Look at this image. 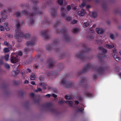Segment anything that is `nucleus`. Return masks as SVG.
Listing matches in <instances>:
<instances>
[{
	"mask_svg": "<svg viewBox=\"0 0 121 121\" xmlns=\"http://www.w3.org/2000/svg\"><path fill=\"white\" fill-rule=\"evenodd\" d=\"M9 55L8 54H6L4 56V58L6 61H7L9 60Z\"/></svg>",
	"mask_w": 121,
	"mask_h": 121,
	"instance_id": "nucleus-39",
	"label": "nucleus"
},
{
	"mask_svg": "<svg viewBox=\"0 0 121 121\" xmlns=\"http://www.w3.org/2000/svg\"><path fill=\"white\" fill-rule=\"evenodd\" d=\"M105 56L104 55H103L102 54L100 55H97V57L98 58L100 59H102L103 57Z\"/></svg>",
	"mask_w": 121,
	"mask_h": 121,
	"instance_id": "nucleus-31",
	"label": "nucleus"
},
{
	"mask_svg": "<svg viewBox=\"0 0 121 121\" xmlns=\"http://www.w3.org/2000/svg\"><path fill=\"white\" fill-rule=\"evenodd\" d=\"M31 49H29L28 48H26L24 49V53L25 54H27L30 51Z\"/></svg>",
	"mask_w": 121,
	"mask_h": 121,
	"instance_id": "nucleus-27",
	"label": "nucleus"
},
{
	"mask_svg": "<svg viewBox=\"0 0 121 121\" xmlns=\"http://www.w3.org/2000/svg\"><path fill=\"white\" fill-rule=\"evenodd\" d=\"M85 94L86 96L90 97H92L93 95V94L92 93H90L89 92H86L85 91Z\"/></svg>",
	"mask_w": 121,
	"mask_h": 121,
	"instance_id": "nucleus-20",
	"label": "nucleus"
},
{
	"mask_svg": "<svg viewBox=\"0 0 121 121\" xmlns=\"http://www.w3.org/2000/svg\"><path fill=\"white\" fill-rule=\"evenodd\" d=\"M39 85L42 86H46V84L44 83H39Z\"/></svg>",
	"mask_w": 121,
	"mask_h": 121,
	"instance_id": "nucleus-52",
	"label": "nucleus"
},
{
	"mask_svg": "<svg viewBox=\"0 0 121 121\" xmlns=\"http://www.w3.org/2000/svg\"><path fill=\"white\" fill-rule=\"evenodd\" d=\"M113 57L115 59H116V57H117V55L116 53H113Z\"/></svg>",
	"mask_w": 121,
	"mask_h": 121,
	"instance_id": "nucleus-58",
	"label": "nucleus"
},
{
	"mask_svg": "<svg viewBox=\"0 0 121 121\" xmlns=\"http://www.w3.org/2000/svg\"><path fill=\"white\" fill-rule=\"evenodd\" d=\"M77 20H73L71 22L72 24H76L77 22Z\"/></svg>",
	"mask_w": 121,
	"mask_h": 121,
	"instance_id": "nucleus-48",
	"label": "nucleus"
},
{
	"mask_svg": "<svg viewBox=\"0 0 121 121\" xmlns=\"http://www.w3.org/2000/svg\"><path fill=\"white\" fill-rule=\"evenodd\" d=\"M97 78V75L96 74H94L93 75V78L95 79Z\"/></svg>",
	"mask_w": 121,
	"mask_h": 121,
	"instance_id": "nucleus-51",
	"label": "nucleus"
},
{
	"mask_svg": "<svg viewBox=\"0 0 121 121\" xmlns=\"http://www.w3.org/2000/svg\"><path fill=\"white\" fill-rule=\"evenodd\" d=\"M14 83L16 85H18L19 84V82L18 81H14Z\"/></svg>",
	"mask_w": 121,
	"mask_h": 121,
	"instance_id": "nucleus-54",
	"label": "nucleus"
},
{
	"mask_svg": "<svg viewBox=\"0 0 121 121\" xmlns=\"http://www.w3.org/2000/svg\"><path fill=\"white\" fill-rule=\"evenodd\" d=\"M81 80L80 81V84L83 85L82 86L83 87L85 88H86L88 86L86 83V80L84 77H82L81 78Z\"/></svg>",
	"mask_w": 121,
	"mask_h": 121,
	"instance_id": "nucleus-8",
	"label": "nucleus"
},
{
	"mask_svg": "<svg viewBox=\"0 0 121 121\" xmlns=\"http://www.w3.org/2000/svg\"><path fill=\"white\" fill-rule=\"evenodd\" d=\"M4 66L5 68L7 69H9L10 66L7 63H5L4 64Z\"/></svg>",
	"mask_w": 121,
	"mask_h": 121,
	"instance_id": "nucleus-37",
	"label": "nucleus"
},
{
	"mask_svg": "<svg viewBox=\"0 0 121 121\" xmlns=\"http://www.w3.org/2000/svg\"><path fill=\"white\" fill-rule=\"evenodd\" d=\"M85 13V11L84 9L81 10L80 11H79L78 13V15L80 16H84Z\"/></svg>",
	"mask_w": 121,
	"mask_h": 121,
	"instance_id": "nucleus-17",
	"label": "nucleus"
},
{
	"mask_svg": "<svg viewBox=\"0 0 121 121\" xmlns=\"http://www.w3.org/2000/svg\"><path fill=\"white\" fill-rule=\"evenodd\" d=\"M96 30L97 33L99 34H102L104 32V30L101 28H97Z\"/></svg>",
	"mask_w": 121,
	"mask_h": 121,
	"instance_id": "nucleus-19",
	"label": "nucleus"
},
{
	"mask_svg": "<svg viewBox=\"0 0 121 121\" xmlns=\"http://www.w3.org/2000/svg\"><path fill=\"white\" fill-rule=\"evenodd\" d=\"M66 103L67 104H69L71 106H72V104H73V102L72 101H64L62 100H60L58 102V103L60 104H63L64 103Z\"/></svg>",
	"mask_w": 121,
	"mask_h": 121,
	"instance_id": "nucleus-13",
	"label": "nucleus"
},
{
	"mask_svg": "<svg viewBox=\"0 0 121 121\" xmlns=\"http://www.w3.org/2000/svg\"><path fill=\"white\" fill-rule=\"evenodd\" d=\"M110 38L112 39H114V36L113 34H111L110 35Z\"/></svg>",
	"mask_w": 121,
	"mask_h": 121,
	"instance_id": "nucleus-56",
	"label": "nucleus"
},
{
	"mask_svg": "<svg viewBox=\"0 0 121 121\" xmlns=\"http://www.w3.org/2000/svg\"><path fill=\"white\" fill-rule=\"evenodd\" d=\"M57 2L58 4L60 5H62L63 4V0H58Z\"/></svg>",
	"mask_w": 121,
	"mask_h": 121,
	"instance_id": "nucleus-29",
	"label": "nucleus"
},
{
	"mask_svg": "<svg viewBox=\"0 0 121 121\" xmlns=\"http://www.w3.org/2000/svg\"><path fill=\"white\" fill-rule=\"evenodd\" d=\"M84 110V108L83 107H81L80 108H78L77 110L78 112H83Z\"/></svg>",
	"mask_w": 121,
	"mask_h": 121,
	"instance_id": "nucleus-35",
	"label": "nucleus"
},
{
	"mask_svg": "<svg viewBox=\"0 0 121 121\" xmlns=\"http://www.w3.org/2000/svg\"><path fill=\"white\" fill-rule=\"evenodd\" d=\"M4 43L5 45L7 46L8 47H10V46L9 43L8 42H7L6 41H4ZM11 46V45H10V46Z\"/></svg>",
	"mask_w": 121,
	"mask_h": 121,
	"instance_id": "nucleus-28",
	"label": "nucleus"
},
{
	"mask_svg": "<svg viewBox=\"0 0 121 121\" xmlns=\"http://www.w3.org/2000/svg\"><path fill=\"white\" fill-rule=\"evenodd\" d=\"M29 82V81L28 80H26L24 82V83L25 84H28Z\"/></svg>",
	"mask_w": 121,
	"mask_h": 121,
	"instance_id": "nucleus-55",
	"label": "nucleus"
},
{
	"mask_svg": "<svg viewBox=\"0 0 121 121\" xmlns=\"http://www.w3.org/2000/svg\"><path fill=\"white\" fill-rule=\"evenodd\" d=\"M52 96L54 98H56L57 97V95L54 94H52Z\"/></svg>",
	"mask_w": 121,
	"mask_h": 121,
	"instance_id": "nucleus-62",
	"label": "nucleus"
},
{
	"mask_svg": "<svg viewBox=\"0 0 121 121\" xmlns=\"http://www.w3.org/2000/svg\"><path fill=\"white\" fill-rule=\"evenodd\" d=\"M4 26L6 30L7 31H8L9 30V29L8 27V22H7L6 23H4Z\"/></svg>",
	"mask_w": 121,
	"mask_h": 121,
	"instance_id": "nucleus-23",
	"label": "nucleus"
},
{
	"mask_svg": "<svg viewBox=\"0 0 121 121\" xmlns=\"http://www.w3.org/2000/svg\"><path fill=\"white\" fill-rule=\"evenodd\" d=\"M7 11L4 10L2 12H1V14L2 16L1 19L2 21L5 20L7 18V17L5 15Z\"/></svg>",
	"mask_w": 121,
	"mask_h": 121,
	"instance_id": "nucleus-12",
	"label": "nucleus"
},
{
	"mask_svg": "<svg viewBox=\"0 0 121 121\" xmlns=\"http://www.w3.org/2000/svg\"><path fill=\"white\" fill-rule=\"evenodd\" d=\"M71 9V7L70 5H67V9L68 11H69Z\"/></svg>",
	"mask_w": 121,
	"mask_h": 121,
	"instance_id": "nucleus-43",
	"label": "nucleus"
},
{
	"mask_svg": "<svg viewBox=\"0 0 121 121\" xmlns=\"http://www.w3.org/2000/svg\"><path fill=\"white\" fill-rule=\"evenodd\" d=\"M90 69H94L95 71L100 74H103L105 72V68L102 67L101 66L99 67L98 68L96 67L94 68L93 66L91 64L89 63L85 66L82 70V71L78 73V75L79 76L83 73L87 72L88 70Z\"/></svg>",
	"mask_w": 121,
	"mask_h": 121,
	"instance_id": "nucleus-2",
	"label": "nucleus"
},
{
	"mask_svg": "<svg viewBox=\"0 0 121 121\" xmlns=\"http://www.w3.org/2000/svg\"><path fill=\"white\" fill-rule=\"evenodd\" d=\"M65 8L64 7H63L61 8V17H65L66 15L65 14L66 12H67Z\"/></svg>",
	"mask_w": 121,
	"mask_h": 121,
	"instance_id": "nucleus-14",
	"label": "nucleus"
},
{
	"mask_svg": "<svg viewBox=\"0 0 121 121\" xmlns=\"http://www.w3.org/2000/svg\"><path fill=\"white\" fill-rule=\"evenodd\" d=\"M62 84L64 85L67 88L71 87L74 85V84L70 81H67L66 80L62 79L61 81Z\"/></svg>",
	"mask_w": 121,
	"mask_h": 121,
	"instance_id": "nucleus-6",
	"label": "nucleus"
},
{
	"mask_svg": "<svg viewBox=\"0 0 121 121\" xmlns=\"http://www.w3.org/2000/svg\"><path fill=\"white\" fill-rule=\"evenodd\" d=\"M59 33L63 34L64 39L66 41L69 42L70 41L71 38L68 34L67 29L65 26L63 27L60 30Z\"/></svg>",
	"mask_w": 121,
	"mask_h": 121,
	"instance_id": "nucleus-5",
	"label": "nucleus"
},
{
	"mask_svg": "<svg viewBox=\"0 0 121 121\" xmlns=\"http://www.w3.org/2000/svg\"><path fill=\"white\" fill-rule=\"evenodd\" d=\"M71 17H67L66 19V21H70L71 19Z\"/></svg>",
	"mask_w": 121,
	"mask_h": 121,
	"instance_id": "nucleus-57",
	"label": "nucleus"
},
{
	"mask_svg": "<svg viewBox=\"0 0 121 121\" xmlns=\"http://www.w3.org/2000/svg\"><path fill=\"white\" fill-rule=\"evenodd\" d=\"M35 74L34 73H32L30 77V79L31 80H35Z\"/></svg>",
	"mask_w": 121,
	"mask_h": 121,
	"instance_id": "nucleus-26",
	"label": "nucleus"
},
{
	"mask_svg": "<svg viewBox=\"0 0 121 121\" xmlns=\"http://www.w3.org/2000/svg\"><path fill=\"white\" fill-rule=\"evenodd\" d=\"M39 67V65L38 64H35L33 65V67L34 68L37 69Z\"/></svg>",
	"mask_w": 121,
	"mask_h": 121,
	"instance_id": "nucleus-41",
	"label": "nucleus"
},
{
	"mask_svg": "<svg viewBox=\"0 0 121 121\" xmlns=\"http://www.w3.org/2000/svg\"><path fill=\"white\" fill-rule=\"evenodd\" d=\"M20 23L18 21L17 23L16 24V29L15 30V32L16 34L15 35V37L17 39L18 42H20L22 41L21 37H24L26 39L30 40V41L26 42V46H33L35 44V42L36 41V39L34 37L32 38H30V34H29L26 33L24 35L22 32L20 30Z\"/></svg>",
	"mask_w": 121,
	"mask_h": 121,
	"instance_id": "nucleus-1",
	"label": "nucleus"
},
{
	"mask_svg": "<svg viewBox=\"0 0 121 121\" xmlns=\"http://www.w3.org/2000/svg\"><path fill=\"white\" fill-rule=\"evenodd\" d=\"M46 21H42L41 22V24H49V23H51V21H50L49 22L48 21V18H46Z\"/></svg>",
	"mask_w": 121,
	"mask_h": 121,
	"instance_id": "nucleus-22",
	"label": "nucleus"
},
{
	"mask_svg": "<svg viewBox=\"0 0 121 121\" xmlns=\"http://www.w3.org/2000/svg\"><path fill=\"white\" fill-rule=\"evenodd\" d=\"M79 31V29L78 28H73L72 29V31L74 33H78Z\"/></svg>",
	"mask_w": 121,
	"mask_h": 121,
	"instance_id": "nucleus-21",
	"label": "nucleus"
},
{
	"mask_svg": "<svg viewBox=\"0 0 121 121\" xmlns=\"http://www.w3.org/2000/svg\"><path fill=\"white\" fill-rule=\"evenodd\" d=\"M115 60L119 62L121 61V59L119 57H116V58Z\"/></svg>",
	"mask_w": 121,
	"mask_h": 121,
	"instance_id": "nucleus-46",
	"label": "nucleus"
},
{
	"mask_svg": "<svg viewBox=\"0 0 121 121\" xmlns=\"http://www.w3.org/2000/svg\"><path fill=\"white\" fill-rule=\"evenodd\" d=\"M60 24V22L59 21H58L56 23V24L54 26V27H56L57 26Z\"/></svg>",
	"mask_w": 121,
	"mask_h": 121,
	"instance_id": "nucleus-33",
	"label": "nucleus"
},
{
	"mask_svg": "<svg viewBox=\"0 0 121 121\" xmlns=\"http://www.w3.org/2000/svg\"><path fill=\"white\" fill-rule=\"evenodd\" d=\"M86 3L85 1H83L81 5L79 6L80 7L82 8L84 7L86 5Z\"/></svg>",
	"mask_w": 121,
	"mask_h": 121,
	"instance_id": "nucleus-36",
	"label": "nucleus"
},
{
	"mask_svg": "<svg viewBox=\"0 0 121 121\" xmlns=\"http://www.w3.org/2000/svg\"><path fill=\"white\" fill-rule=\"evenodd\" d=\"M89 22H84L83 24V26L84 27H87L89 26Z\"/></svg>",
	"mask_w": 121,
	"mask_h": 121,
	"instance_id": "nucleus-25",
	"label": "nucleus"
},
{
	"mask_svg": "<svg viewBox=\"0 0 121 121\" xmlns=\"http://www.w3.org/2000/svg\"><path fill=\"white\" fill-rule=\"evenodd\" d=\"M51 95H50L49 94H48L46 95V96L48 98H49L50 97Z\"/></svg>",
	"mask_w": 121,
	"mask_h": 121,
	"instance_id": "nucleus-61",
	"label": "nucleus"
},
{
	"mask_svg": "<svg viewBox=\"0 0 121 121\" xmlns=\"http://www.w3.org/2000/svg\"><path fill=\"white\" fill-rule=\"evenodd\" d=\"M75 104L78 105L79 103V102L77 100H76L75 102Z\"/></svg>",
	"mask_w": 121,
	"mask_h": 121,
	"instance_id": "nucleus-60",
	"label": "nucleus"
},
{
	"mask_svg": "<svg viewBox=\"0 0 121 121\" xmlns=\"http://www.w3.org/2000/svg\"><path fill=\"white\" fill-rule=\"evenodd\" d=\"M13 71L14 72L15 74L17 75L19 73V71L17 69L16 71L14 70Z\"/></svg>",
	"mask_w": 121,
	"mask_h": 121,
	"instance_id": "nucleus-49",
	"label": "nucleus"
},
{
	"mask_svg": "<svg viewBox=\"0 0 121 121\" xmlns=\"http://www.w3.org/2000/svg\"><path fill=\"white\" fill-rule=\"evenodd\" d=\"M11 62L12 63H14L18 62V59L16 57L14 56H11Z\"/></svg>",
	"mask_w": 121,
	"mask_h": 121,
	"instance_id": "nucleus-15",
	"label": "nucleus"
},
{
	"mask_svg": "<svg viewBox=\"0 0 121 121\" xmlns=\"http://www.w3.org/2000/svg\"><path fill=\"white\" fill-rule=\"evenodd\" d=\"M45 107L50 109V111L55 113L57 111L56 109L54 108L53 104L51 103H48L45 105Z\"/></svg>",
	"mask_w": 121,
	"mask_h": 121,
	"instance_id": "nucleus-7",
	"label": "nucleus"
},
{
	"mask_svg": "<svg viewBox=\"0 0 121 121\" xmlns=\"http://www.w3.org/2000/svg\"><path fill=\"white\" fill-rule=\"evenodd\" d=\"M82 46L83 50L82 51L81 53H77L76 55V56L77 57L80 58L83 61L89 59L88 57H86L85 54H83V53H87L90 51L91 49L88 47L87 45L85 43L82 44Z\"/></svg>",
	"mask_w": 121,
	"mask_h": 121,
	"instance_id": "nucleus-4",
	"label": "nucleus"
},
{
	"mask_svg": "<svg viewBox=\"0 0 121 121\" xmlns=\"http://www.w3.org/2000/svg\"><path fill=\"white\" fill-rule=\"evenodd\" d=\"M40 55H38L35 57V58L36 60V61H37L38 63H41L42 62V61L43 60L40 58Z\"/></svg>",
	"mask_w": 121,
	"mask_h": 121,
	"instance_id": "nucleus-16",
	"label": "nucleus"
},
{
	"mask_svg": "<svg viewBox=\"0 0 121 121\" xmlns=\"http://www.w3.org/2000/svg\"><path fill=\"white\" fill-rule=\"evenodd\" d=\"M48 31V30H44L43 31V32L41 33L42 35L44 36L46 40L48 39L49 38V36L47 33Z\"/></svg>",
	"mask_w": 121,
	"mask_h": 121,
	"instance_id": "nucleus-11",
	"label": "nucleus"
},
{
	"mask_svg": "<svg viewBox=\"0 0 121 121\" xmlns=\"http://www.w3.org/2000/svg\"><path fill=\"white\" fill-rule=\"evenodd\" d=\"M106 47L109 48L111 49L112 48H113L114 47V45H110L108 44H107L106 45Z\"/></svg>",
	"mask_w": 121,
	"mask_h": 121,
	"instance_id": "nucleus-32",
	"label": "nucleus"
},
{
	"mask_svg": "<svg viewBox=\"0 0 121 121\" xmlns=\"http://www.w3.org/2000/svg\"><path fill=\"white\" fill-rule=\"evenodd\" d=\"M99 49L103 53H104V54H105L107 52V51L106 49L103 48L102 47H99Z\"/></svg>",
	"mask_w": 121,
	"mask_h": 121,
	"instance_id": "nucleus-24",
	"label": "nucleus"
},
{
	"mask_svg": "<svg viewBox=\"0 0 121 121\" xmlns=\"http://www.w3.org/2000/svg\"><path fill=\"white\" fill-rule=\"evenodd\" d=\"M113 53H116V49L115 48H114L113 49Z\"/></svg>",
	"mask_w": 121,
	"mask_h": 121,
	"instance_id": "nucleus-63",
	"label": "nucleus"
},
{
	"mask_svg": "<svg viewBox=\"0 0 121 121\" xmlns=\"http://www.w3.org/2000/svg\"><path fill=\"white\" fill-rule=\"evenodd\" d=\"M22 52L21 51H19L17 53L18 55V56H20L22 55Z\"/></svg>",
	"mask_w": 121,
	"mask_h": 121,
	"instance_id": "nucleus-53",
	"label": "nucleus"
},
{
	"mask_svg": "<svg viewBox=\"0 0 121 121\" xmlns=\"http://www.w3.org/2000/svg\"><path fill=\"white\" fill-rule=\"evenodd\" d=\"M37 89H36L35 90V92H37L38 91H41V89L40 88L38 87Z\"/></svg>",
	"mask_w": 121,
	"mask_h": 121,
	"instance_id": "nucleus-42",
	"label": "nucleus"
},
{
	"mask_svg": "<svg viewBox=\"0 0 121 121\" xmlns=\"http://www.w3.org/2000/svg\"><path fill=\"white\" fill-rule=\"evenodd\" d=\"M56 10L55 9H52L51 10V14L52 17L56 16Z\"/></svg>",
	"mask_w": 121,
	"mask_h": 121,
	"instance_id": "nucleus-18",
	"label": "nucleus"
},
{
	"mask_svg": "<svg viewBox=\"0 0 121 121\" xmlns=\"http://www.w3.org/2000/svg\"><path fill=\"white\" fill-rule=\"evenodd\" d=\"M9 51V50L7 48H5L4 49V52L7 53Z\"/></svg>",
	"mask_w": 121,
	"mask_h": 121,
	"instance_id": "nucleus-40",
	"label": "nucleus"
},
{
	"mask_svg": "<svg viewBox=\"0 0 121 121\" xmlns=\"http://www.w3.org/2000/svg\"><path fill=\"white\" fill-rule=\"evenodd\" d=\"M38 1H34L33 2V4L35 5L32 8L33 12L32 13H29V12L26 11L25 10L21 12V13L22 14H24L28 16H29L32 17L33 16L36 15L37 14L39 15H41L42 13L37 8V4Z\"/></svg>",
	"mask_w": 121,
	"mask_h": 121,
	"instance_id": "nucleus-3",
	"label": "nucleus"
},
{
	"mask_svg": "<svg viewBox=\"0 0 121 121\" xmlns=\"http://www.w3.org/2000/svg\"><path fill=\"white\" fill-rule=\"evenodd\" d=\"M91 7V6L89 5H87L86 6V8L87 9H89Z\"/></svg>",
	"mask_w": 121,
	"mask_h": 121,
	"instance_id": "nucleus-64",
	"label": "nucleus"
},
{
	"mask_svg": "<svg viewBox=\"0 0 121 121\" xmlns=\"http://www.w3.org/2000/svg\"><path fill=\"white\" fill-rule=\"evenodd\" d=\"M71 97L69 95H66L65 96V98L66 99H70L71 98Z\"/></svg>",
	"mask_w": 121,
	"mask_h": 121,
	"instance_id": "nucleus-34",
	"label": "nucleus"
},
{
	"mask_svg": "<svg viewBox=\"0 0 121 121\" xmlns=\"http://www.w3.org/2000/svg\"><path fill=\"white\" fill-rule=\"evenodd\" d=\"M97 16V13L95 12H93L92 15V16L93 18Z\"/></svg>",
	"mask_w": 121,
	"mask_h": 121,
	"instance_id": "nucleus-30",
	"label": "nucleus"
},
{
	"mask_svg": "<svg viewBox=\"0 0 121 121\" xmlns=\"http://www.w3.org/2000/svg\"><path fill=\"white\" fill-rule=\"evenodd\" d=\"M3 57H2L0 59V64L2 65L4 64V63L3 61Z\"/></svg>",
	"mask_w": 121,
	"mask_h": 121,
	"instance_id": "nucleus-47",
	"label": "nucleus"
},
{
	"mask_svg": "<svg viewBox=\"0 0 121 121\" xmlns=\"http://www.w3.org/2000/svg\"><path fill=\"white\" fill-rule=\"evenodd\" d=\"M47 62L49 68H52L54 66L55 62L52 59H48Z\"/></svg>",
	"mask_w": 121,
	"mask_h": 121,
	"instance_id": "nucleus-10",
	"label": "nucleus"
},
{
	"mask_svg": "<svg viewBox=\"0 0 121 121\" xmlns=\"http://www.w3.org/2000/svg\"><path fill=\"white\" fill-rule=\"evenodd\" d=\"M77 99L79 100L82 101V99L81 96H78L77 97Z\"/></svg>",
	"mask_w": 121,
	"mask_h": 121,
	"instance_id": "nucleus-44",
	"label": "nucleus"
},
{
	"mask_svg": "<svg viewBox=\"0 0 121 121\" xmlns=\"http://www.w3.org/2000/svg\"><path fill=\"white\" fill-rule=\"evenodd\" d=\"M30 24H32L34 22V19L32 17L30 18Z\"/></svg>",
	"mask_w": 121,
	"mask_h": 121,
	"instance_id": "nucleus-45",
	"label": "nucleus"
},
{
	"mask_svg": "<svg viewBox=\"0 0 121 121\" xmlns=\"http://www.w3.org/2000/svg\"><path fill=\"white\" fill-rule=\"evenodd\" d=\"M30 96L32 97H33L34 96L35 94L34 93H32L30 94Z\"/></svg>",
	"mask_w": 121,
	"mask_h": 121,
	"instance_id": "nucleus-59",
	"label": "nucleus"
},
{
	"mask_svg": "<svg viewBox=\"0 0 121 121\" xmlns=\"http://www.w3.org/2000/svg\"><path fill=\"white\" fill-rule=\"evenodd\" d=\"M0 30L1 31H4V28L3 26H1L0 27Z\"/></svg>",
	"mask_w": 121,
	"mask_h": 121,
	"instance_id": "nucleus-50",
	"label": "nucleus"
},
{
	"mask_svg": "<svg viewBox=\"0 0 121 121\" xmlns=\"http://www.w3.org/2000/svg\"><path fill=\"white\" fill-rule=\"evenodd\" d=\"M58 43V41L57 40H55L53 41V44L51 45H47L46 48L48 50H52V47H55L57 45Z\"/></svg>",
	"mask_w": 121,
	"mask_h": 121,
	"instance_id": "nucleus-9",
	"label": "nucleus"
},
{
	"mask_svg": "<svg viewBox=\"0 0 121 121\" xmlns=\"http://www.w3.org/2000/svg\"><path fill=\"white\" fill-rule=\"evenodd\" d=\"M15 15L16 17H20L21 16L20 13L18 12H16L15 13Z\"/></svg>",
	"mask_w": 121,
	"mask_h": 121,
	"instance_id": "nucleus-38",
	"label": "nucleus"
}]
</instances>
